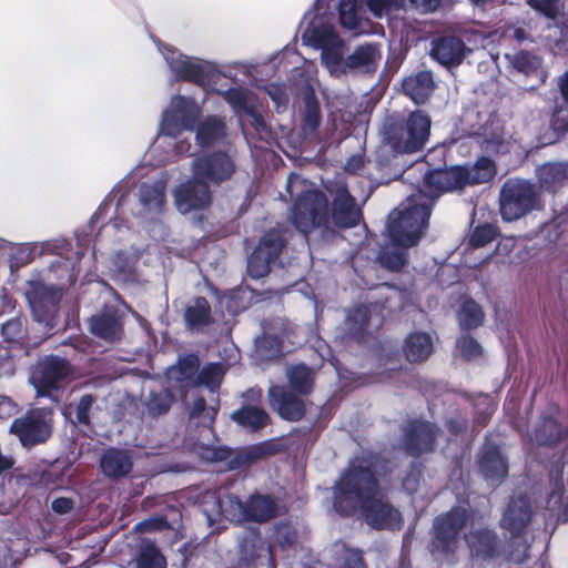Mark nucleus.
<instances>
[{"label":"nucleus","instance_id":"nucleus-1","mask_svg":"<svg viewBox=\"0 0 568 568\" xmlns=\"http://www.w3.org/2000/svg\"><path fill=\"white\" fill-rule=\"evenodd\" d=\"M334 507L345 515L359 511L366 524L376 529H398L403 524L400 513L385 500L364 460H353L336 483Z\"/></svg>","mask_w":568,"mask_h":568},{"label":"nucleus","instance_id":"nucleus-2","mask_svg":"<svg viewBox=\"0 0 568 568\" xmlns=\"http://www.w3.org/2000/svg\"><path fill=\"white\" fill-rule=\"evenodd\" d=\"M466 185H468L466 166H450L427 173L423 190L412 194L402 204L403 210L394 215L390 226L392 235L399 239L403 223L414 220L409 224L408 236L405 239L406 243H414L418 232L427 226L434 199L444 192L459 190Z\"/></svg>","mask_w":568,"mask_h":568},{"label":"nucleus","instance_id":"nucleus-3","mask_svg":"<svg viewBox=\"0 0 568 568\" xmlns=\"http://www.w3.org/2000/svg\"><path fill=\"white\" fill-rule=\"evenodd\" d=\"M202 507L210 526L221 523L222 518L230 521H265L277 513L274 500L263 495H254L243 505L235 496L210 491L204 495Z\"/></svg>","mask_w":568,"mask_h":568},{"label":"nucleus","instance_id":"nucleus-4","mask_svg":"<svg viewBox=\"0 0 568 568\" xmlns=\"http://www.w3.org/2000/svg\"><path fill=\"white\" fill-rule=\"evenodd\" d=\"M286 190L292 197H297L293 209V222L298 231L305 234L326 221L327 200L306 180L292 174L287 179Z\"/></svg>","mask_w":568,"mask_h":568},{"label":"nucleus","instance_id":"nucleus-5","mask_svg":"<svg viewBox=\"0 0 568 568\" xmlns=\"http://www.w3.org/2000/svg\"><path fill=\"white\" fill-rule=\"evenodd\" d=\"M200 113L201 108L193 99L182 95L173 97L168 108L163 111L160 125L162 136L156 140V144L153 146L152 151L155 152L162 144L173 146L171 139L178 136L185 130H192ZM174 146L178 154H184L190 151L191 144L182 141L174 143Z\"/></svg>","mask_w":568,"mask_h":568},{"label":"nucleus","instance_id":"nucleus-6","mask_svg":"<svg viewBox=\"0 0 568 568\" xmlns=\"http://www.w3.org/2000/svg\"><path fill=\"white\" fill-rule=\"evenodd\" d=\"M199 365V358L194 355L180 358L176 365L169 367L165 373L169 388L173 392L179 390L184 397L189 388L200 385H204L211 390L219 387L225 373L224 365L209 364L196 375Z\"/></svg>","mask_w":568,"mask_h":568},{"label":"nucleus","instance_id":"nucleus-7","mask_svg":"<svg viewBox=\"0 0 568 568\" xmlns=\"http://www.w3.org/2000/svg\"><path fill=\"white\" fill-rule=\"evenodd\" d=\"M303 41L322 50V62L331 75L341 77L347 71L344 60L345 44L331 26L311 27L303 33Z\"/></svg>","mask_w":568,"mask_h":568},{"label":"nucleus","instance_id":"nucleus-8","mask_svg":"<svg viewBox=\"0 0 568 568\" xmlns=\"http://www.w3.org/2000/svg\"><path fill=\"white\" fill-rule=\"evenodd\" d=\"M429 129L430 119L427 115L419 111L412 112L404 123L388 129L386 140L398 153H414L427 142Z\"/></svg>","mask_w":568,"mask_h":568},{"label":"nucleus","instance_id":"nucleus-9","mask_svg":"<svg viewBox=\"0 0 568 568\" xmlns=\"http://www.w3.org/2000/svg\"><path fill=\"white\" fill-rule=\"evenodd\" d=\"M537 206L534 186L523 180L507 181L500 193V214L505 221L520 219Z\"/></svg>","mask_w":568,"mask_h":568},{"label":"nucleus","instance_id":"nucleus-10","mask_svg":"<svg viewBox=\"0 0 568 568\" xmlns=\"http://www.w3.org/2000/svg\"><path fill=\"white\" fill-rule=\"evenodd\" d=\"M161 52L176 78L189 80L201 85L209 83V77L214 71L212 63L186 57L171 47H164Z\"/></svg>","mask_w":568,"mask_h":568},{"label":"nucleus","instance_id":"nucleus-11","mask_svg":"<svg viewBox=\"0 0 568 568\" xmlns=\"http://www.w3.org/2000/svg\"><path fill=\"white\" fill-rule=\"evenodd\" d=\"M26 297L34 321L45 327H52L61 292L41 283H30Z\"/></svg>","mask_w":568,"mask_h":568},{"label":"nucleus","instance_id":"nucleus-12","mask_svg":"<svg viewBox=\"0 0 568 568\" xmlns=\"http://www.w3.org/2000/svg\"><path fill=\"white\" fill-rule=\"evenodd\" d=\"M51 413L45 409L34 410L26 417L16 419L10 427L23 446H31L48 439L51 434Z\"/></svg>","mask_w":568,"mask_h":568},{"label":"nucleus","instance_id":"nucleus-13","mask_svg":"<svg viewBox=\"0 0 568 568\" xmlns=\"http://www.w3.org/2000/svg\"><path fill=\"white\" fill-rule=\"evenodd\" d=\"M402 210H403V206L400 205L399 207H397L389 214L388 224H387V233H388V237H389V244L383 248V251L381 252V254L378 256L379 263L384 267H386L390 271H397L405 265L407 258H406V253H405L404 248L414 246L418 242V240L424 231V229H422L418 232L414 243H412V244L406 243L405 239L408 236V232L410 229L409 224L414 222V220H408V222L403 223V226L400 227V235L398 236L400 239L394 237L390 232V226H392L393 220H394L393 217H395L394 215Z\"/></svg>","mask_w":568,"mask_h":568},{"label":"nucleus","instance_id":"nucleus-14","mask_svg":"<svg viewBox=\"0 0 568 568\" xmlns=\"http://www.w3.org/2000/svg\"><path fill=\"white\" fill-rule=\"evenodd\" d=\"M466 519V510L462 508H455L445 516L437 517L434 523L435 549L442 552L457 549L462 542L457 536Z\"/></svg>","mask_w":568,"mask_h":568},{"label":"nucleus","instance_id":"nucleus-15","mask_svg":"<svg viewBox=\"0 0 568 568\" xmlns=\"http://www.w3.org/2000/svg\"><path fill=\"white\" fill-rule=\"evenodd\" d=\"M69 372V365L64 359L58 357L45 358L33 367L30 382L39 396H50L51 392L59 387V383L68 376Z\"/></svg>","mask_w":568,"mask_h":568},{"label":"nucleus","instance_id":"nucleus-16","mask_svg":"<svg viewBox=\"0 0 568 568\" xmlns=\"http://www.w3.org/2000/svg\"><path fill=\"white\" fill-rule=\"evenodd\" d=\"M175 205L182 214L207 207L212 201L209 182L195 178L180 184L174 191Z\"/></svg>","mask_w":568,"mask_h":568},{"label":"nucleus","instance_id":"nucleus-17","mask_svg":"<svg viewBox=\"0 0 568 568\" xmlns=\"http://www.w3.org/2000/svg\"><path fill=\"white\" fill-rule=\"evenodd\" d=\"M191 168L195 178H202L212 184L229 180L235 171L234 162L224 152L196 158Z\"/></svg>","mask_w":568,"mask_h":568},{"label":"nucleus","instance_id":"nucleus-18","mask_svg":"<svg viewBox=\"0 0 568 568\" xmlns=\"http://www.w3.org/2000/svg\"><path fill=\"white\" fill-rule=\"evenodd\" d=\"M283 247V239L276 231L266 233L247 261V272L254 278L265 276L270 264L278 256Z\"/></svg>","mask_w":568,"mask_h":568},{"label":"nucleus","instance_id":"nucleus-19","mask_svg":"<svg viewBox=\"0 0 568 568\" xmlns=\"http://www.w3.org/2000/svg\"><path fill=\"white\" fill-rule=\"evenodd\" d=\"M221 94L237 114L247 115L251 119V124L257 130L265 126L252 93L242 88H231Z\"/></svg>","mask_w":568,"mask_h":568},{"label":"nucleus","instance_id":"nucleus-20","mask_svg":"<svg viewBox=\"0 0 568 568\" xmlns=\"http://www.w3.org/2000/svg\"><path fill=\"white\" fill-rule=\"evenodd\" d=\"M332 217L341 227H351L359 222L361 211L345 187H339L335 193Z\"/></svg>","mask_w":568,"mask_h":568},{"label":"nucleus","instance_id":"nucleus-21","mask_svg":"<svg viewBox=\"0 0 568 568\" xmlns=\"http://www.w3.org/2000/svg\"><path fill=\"white\" fill-rule=\"evenodd\" d=\"M271 406L278 415L288 420H298L304 414V404L301 399L288 394L283 387L273 386L268 390Z\"/></svg>","mask_w":568,"mask_h":568},{"label":"nucleus","instance_id":"nucleus-22","mask_svg":"<svg viewBox=\"0 0 568 568\" xmlns=\"http://www.w3.org/2000/svg\"><path fill=\"white\" fill-rule=\"evenodd\" d=\"M435 436V427L432 424L415 422L406 434L405 449L410 455L426 453L433 448Z\"/></svg>","mask_w":568,"mask_h":568},{"label":"nucleus","instance_id":"nucleus-23","mask_svg":"<svg viewBox=\"0 0 568 568\" xmlns=\"http://www.w3.org/2000/svg\"><path fill=\"white\" fill-rule=\"evenodd\" d=\"M530 517L529 503L526 497L511 499L501 517V526L513 534H518L526 526Z\"/></svg>","mask_w":568,"mask_h":568},{"label":"nucleus","instance_id":"nucleus-24","mask_svg":"<svg viewBox=\"0 0 568 568\" xmlns=\"http://www.w3.org/2000/svg\"><path fill=\"white\" fill-rule=\"evenodd\" d=\"M432 55L444 65L458 64L465 57V45L457 38H443L434 43Z\"/></svg>","mask_w":568,"mask_h":568},{"label":"nucleus","instance_id":"nucleus-25","mask_svg":"<svg viewBox=\"0 0 568 568\" xmlns=\"http://www.w3.org/2000/svg\"><path fill=\"white\" fill-rule=\"evenodd\" d=\"M434 89L433 75L429 71H422L407 77L403 82V90L416 104L424 103Z\"/></svg>","mask_w":568,"mask_h":568},{"label":"nucleus","instance_id":"nucleus-26","mask_svg":"<svg viewBox=\"0 0 568 568\" xmlns=\"http://www.w3.org/2000/svg\"><path fill=\"white\" fill-rule=\"evenodd\" d=\"M381 57L379 47L377 44L368 43L361 45L346 58L347 70L369 72L377 67Z\"/></svg>","mask_w":568,"mask_h":568},{"label":"nucleus","instance_id":"nucleus-27","mask_svg":"<svg viewBox=\"0 0 568 568\" xmlns=\"http://www.w3.org/2000/svg\"><path fill=\"white\" fill-rule=\"evenodd\" d=\"M100 466L105 476L121 477L131 470L132 462L126 452L109 449L101 456Z\"/></svg>","mask_w":568,"mask_h":568},{"label":"nucleus","instance_id":"nucleus-28","mask_svg":"<svg viewBox=\"0 0 568 568\" xmlns=\"http://www.w3.org/2000/svg\"><path fill=\"white\" fill-rule=\"evenodd\" d=\"M339 20L344 28L356 34L367 31L368 21L362 16L358 0H341Z\"/></svg>","mask_w":568,"mask_h":568},{"label":"nucleus","instance_id":"nucleus-29","mask_svg":"<svg viewBox=\"0 0 568 568\" xmlns=\"http://www.w3.org/2000/svg\"><path fill=\"white\" fill-rule=\"evenodd\" d=\"M165 200V183L156 181L153 184H144L140 190V203L145 215L161 212Z\"/></svg>","mask_w":568,"mask_h":568},{"label":"nucleus","instance_id":"nucleus-30","mask_svg":"<svg viewBox=\"0 0 568 568\" xmlns=\"http://www.w3.org/2000/svg\"><path fill=\"white\" fill-rule=\"evenodd\" d=\"M404 352L409 362L425 361L433 352V339L429 334L416 332L407 336Z\"/></svg>","mask_w":568,"mask_h":568},{"label":"nucleus","instance_id":"nucleus-31","mask_svg":"<svg viewBox=\"0 0 568 568\" xmlns=\"http://www.w3.org/2000/svg\"><path fill=\"white\" fill-rule=\"evenodd\" d=\"M537 172L541 187L548 191L554 192L558 186L568 181L567 163L545 164L541 165Z\"/></svg>","mask_w":568,"mask_h":568},{"label":"nucleus","instance_id":"nucleus-32","mask_svg":"<svg viewBox=\"0 0 568 568\" xmlns=\"http://www.w3.org/2000/svg\"><path fill=\"white\" fill-rule=\"evenodd\" d=\"M121 322L115 314H102L93 316L90 321V328L97 336L114 341L120 336Z\"/></svg>","mask_w":568,"mask_h":568},{"label":"nucleus","instance_id":"nucleus-33","mask_svg":"<svg viewBox=\"0 0 568 568\" xmlns=\"http://www.w3.org/2000/svg\"><path fill=\"white\" fill-rule=\"evenodd\" d=\"M471 555L490 557L495 552V536L490 530H483L466 537Z\"/></svg>","mask_w":568,"mask_h":568},{"label":"nucleus","instance_id":"nucleus-34","mask_svg":"<svg viewBox=\"0 0 568 568\" xmlns=\"http://www.w3.org/2000/svg\"><path fill=\"white\" fill-rule=\"evenodd\" d=\"M481 470L487 480L495 484L506 476L507 465L501 455L497 450H489L481 459Z\"/></svg>","mask_w":568,"mask_h":568},{"label":"nucleus","instance_id":"nucleus-35","mask_svg":"<svg viewBox=\"0 0 568 568\" xmlns=\"http://www.w3.org/2000/svg\"><path fill=\"white\" fill-rule=\"evenodd\" d=\"M232 418L237 424L253 430L264 427L268 422L267 414L263 409L253 406H246L234 412Z\"/></svg>","mask_w":568,"mask_h":568},{"label":"nucleus","instance_id":"nucleus-36","mask_svg":"<svg viewBox=\"0 0 568 568\" xmlns=\"http://www.w3.org/2000/svg\"><path fill=\"white\" fill-rule=\"evenodd\" d=\"M495 174V163L488 158H480L471 168H467V183L468 185L487 183L494 179Z\"/></svg>","mask_w":568,"mask_h":568},{"label":"nucleus","instance_id":"nucleus-37","mask_svg":"<svg viewBox=\"0 0 568 568\" xmlns=\"http://www.w3.org/2000/svg\"><path fill=\"white\" fill-rule=\"evenodd\" d=\"M224 135V124L216 118H209L199 128L197 143L202 146L211 145Z\"/></svg>","mask_w":568,"mask_h":568},{"label":"nucleus","instance_id":"nucleus-38","mask_svg":"<svg viewBox=\"0 0 568 568\" xmlns=\"http://www.w3.org/2000/svg\"><path fill=\"white\" fill-rule=\"evenodd\" d=\"M484 321L481 307L474 301H466L458 311V322L463 328L471 329L480 326Z\"/></svg>","mask_w":568,"mask_h":568},{"label":"nucleus","instance_id":"nucleus-39","mask_svg":"<svg viewBox=\"0 0 568 568\" xmlns=\"http://www.w3.org/2000/svg\"><path fill=\"white\" fill-rule=\"evenodd\" d=\"M287 378L291 387L301 393H310L313 386V373L304 365H297L287 371Z\"/></svg>","mask_w":568,"mask_h":568},{"label":"nucleus","instance_id":"nucleus-40","mask_svg":"<svg viewBox=\"0 0 568 568\" xmlns=\"http://www.w3.org/2000/svg\"><path fill=\"white\" fill-rule=\"evenodd\" d=\"M210 316V306L205 298L199 297L194 300L185 311V321L192 328L206 324Z\"/></svg>","mask_w":568,"mask_h":568},{"label":"nucleus","instance_id":"nucleus-41","mask_svg":"<svg viewBox=\"0 0 568 568\" xmlns=\"http://www.w3.org/2000/svg\"><path fill=\"white\" fill-rule=\"evenodd\" d=\"M164 557L152 544H145L138 557V568H165Z\"/></svg>","mask_w":568,"mask_h":568},{"label":"nucleus","instance_id":"nucleus-42","mask_svg":"<svg viewBox=\"0 0 568 568\" xmlns=\"http://www.w3.org/2000/svg\"><path fill=\"white\" fill-rule=\"evenodd\" d=\"M304 130L313 132L320 124V110L317 101L313 92H308L305 97V109L303 114Z\"/></svg>","mask_w":568,"mask_h":568},{"label":"nucleus","instance_id":"nucleus-43","mask_svg":"<svg viewBox=\"0 0 568 568\" xmlns=\"http://www.w3.org/2000/svg\"><path fill=\"white\" fill-rule=\"evenodd\" d=\"M173 390L164 389L160 393H152L148 399L146 406L151 414L159 415L169 410L173 400Z\"/></svg>","mask_w":568,"mask_h":568},{"label":"nucleus","instance_id":"nucleus-44","mask_svg":"<svg viewBox=\"0 0 568 568\" xmlns=\"http://www.w3.org/2000/svg\"><path fill=\"white\" fill-rule=\"evenodd\" d=\"M506 57L517 70L527 74L536 71L540 67L539 58L528 52H516L511 55L507 54Z\"/></svg>","mask_w":568,"mask_h":568},{"label":"nucleus","instance_id":"nucleus-45","mask_svg":"<svg viewBox=\"0 0 568 568\" xmlns=\"http://www.w3.org/2000/svg\"><path fill=\"white\" fill-rule=\"evenodd\" d=\"M215 414L216 410L213 407L206 408L203 398L195 399L190 410L191 418L194 419L199 417L200 424L204 427L205 432H211V425L215 418Z\"/></svg>","mask_w":568,"mask_h":568},{"label":"nucleus","instance_id":"nucleus-46","mask_svg":"<svg viewBox=\"0 0 568 568\" xmlns=\"http://www.w3.org/2000/svg\"><path fill=\"white\" fill-rule=\"evenodd\" d=\"M456 348L466 359H476L483 353V348L479 343L473 337L466 335L457 339Z\"/></svg>","mask_w":568,"mask_h":568},{"label":"nucleus","instance_id":"nucleus-47","mask_svg":"<svg viewBox=\"0 0 568 568\" xmlns=\"http://www.w3.org/2000/svg\"><path fill=\"white\" fill-rule=\"evenodd\" d=\"M193 449L200 458L206 462L223 460L229 456V452L226 449L215 446L195 444Z\"/></svg>","mask_w":568,"mask_h":568},{"label":"nucleus","instance_id":"nucleus-48","mask_svg":"<svg viewBox=\"0 0 568 568\" xmlns=\"http://www.w3.org/2000/svg\"><path fill=\"white\" fill-rule=\"evenodd\" d=\"M402 0H367L368 9L377 18L388 16L393 10L399 9Z\"/></svg>","mask_w":568,"mask_h":568},{"label":"nucleus","instance_id":"nucleus-49","mask_svg":"<svg viewBox=\"0 0 568 568\" xmlns=\"http://www.w3.org/2000/svg\"><path fill=\"white\" fill-rule=\"evenodd\" d=\"M496 229L493 225H480L474 230L469 242L475 247L484 246L491 242L496 237Z\"/></svg>","mask_w":568,"mask_h":568},{"label":"nucleus","instance_id":"nucleus-50","mask_svg":"<svg viewBox=\"0 0 568 568\" xmlns=\"http://www.w3.org/2000/svg\"><path fill=\"white\" fill-rule=\"evenodd\" d=\"M2 336L8 342H20L24 336L23 323L20 318H12L1 328Z\"/></svg>","mask_w":568,"mask_h":568},{"label":"nucleus","instance_id":"nucleus-51","mask_svg":"<svg viewBox=\"0 0 568 568\" xmlns=\"http://www.w3.org/2000/svg\"><path fill=\"white\" fill-rule=\"evenodd\" d=\"M514 143L504 136H494L486 140V150L496 153H507L513 150Z\"/></svg>","mask_w":568,"mask_h":568},{"label":"nucleus","instance_id":"nucleus-52","mask_svg":"<svg viewBox=\"0 0 568 568\" xmlns=\"http://www.w3.org/2000/svg\"><path fill=\"white\" fill-rule=\"evenodd\" d=\"M275 539L281 546L292 545L296 539V531L290 525H280L275 530Z\"/></svg>","mask_w":568,"mask_h":568},{"label":"nucleus","instance_id":"nucleus-53","mask_svg":"<svg viewBox=\"0 0 568 568\" xmlns=\"http://www.w3.org/2000/svg\"><path fill=\"white\" fill-rule=\"evenodd\" d=\"M136 260H138L136 255H130V256L123 257V253H119L114 257L113 264H114L115 270L120 274H129L132 272Z\"/></svg>","mask_w":568,"mask_h":568},{"label":"nucleus","instance_id":"nucleus-54","mask_svg":"<svg viewBox=\"0 0 568 568\" xmlns=\"http://www.w3.org/2000/svg\"><path fill=\"white\" fill-rule=\"evenodd\" d=\"M93 404V398L90 395L82 396L77 406V418L80 423H89V410Z\"/></svg>","mask_w":568,"mask_h":568},{"label":"nucleus","instance_id":"nucleus-55","mask_svg":"<svg viewBox=\"0 0 568 568\" xmlns=\"http://www.w3.org/2000/svg\"><path fill=\"white\" fill-rule=\"evenodd\" d=\"M526 1L531 8L542 12L544 14H546L548 17L554 16L556 12V9H557L556 8L557 0H526Z\"/></svg>","mask_w":568,"mask_h":568},{"label":"nucleus","instance_id":"nucleus-56","mask_svg":"<svg viewBox=\"0 0 568 568\" xmlns=\"http://www.w3.org/2000/svg\"><path fill=\"white\" fill-rule=\"evenodd\" d=\"M368 308L366 306L359 307L347 316L349 322L359 324L361 327L368 325L372 322V317L367 316Z\"/></svg>","mask_w":568,"mask_h":568},{"label":"nucleus","instance_id":"nucleus-57","mask_svg":"<svg viewBox=\"0 0 568 568\" xmlns=\"http://www.w3.org/2000/svg\"><path fill=\"white\" fill-rule=\"evenodd\" d=\"M74 506V503L70 498L60 497L52 501V509L54 513L63 515L69 513Z\"/></svg>","mask_w":568,"mask_h":568},{"label":"nucleus","instance_id":"nucleus-58","mask_svg":"<svg viewBox=\"0 0 568 568\" xmlns=\"http://www.w3.org/2000/svg\"><path fill=\"white\" fill-rule=\"evenodd\" d=\"M345 568H364L361 555L356 550L345 549Z\"/></svg>","mask_w":568,"mask_h":568},{"label":"nucleus","instance_id":"nucleus-59","mask_svg":"<svg viewBox=\"0 0 568 568\" xmlns=\"http://www.w3.org/2000/svg\"><path fill=\"white\" fill-rule=\"evenodd\" d=\"M268 95L274 101L276 106H281L286 102V95L284 91L278 87H272L267 90Z\"/></svg>","mask_w":568,"mask_h":568},{"label":"nucleus","instance_id":"nucleus-60","mask_svg":"<svg viewBox=\"0 0 568 568\" xmlns=\"http://www.w3.org/2000/svg\"><path fill=\"white\" fill-rule=\"evenodd\" d=\"M14 413L13 403L6 396H0V418L9 417Z\"/></svg>","mask_w":568,"mask_h":568},{"label":"nucleus","instance_id":"nucleus-61","mask_svg":"<svg viewBox=\"0 0 568 568\" xmlns=\"http://www.w3.org/2000/svg\"><path fill=\"white\" fill-rule=\"evenodd\" d=\"M363 163H364V160L361 155H353L347 160V162L345 164V170L347 172L355 173L361 169Z\"/></svg>","mask_w":568,"mask_h":568},{"label":"nucleus","instance_id":"nucleus-62","mask_svg":"<svg viewBox=\"0 0 568 568\" xmlns=\"http://www.w3.org/2000/svg\"><path fill=\"white\" fill-rule=\"evenodd\" d=\"M413 2L425 12H429L436 10L440 0H413Z\"/></svg>","mask_w":568,"mask_h":568},{"label":"nucleus","instance_id":"nucleus-63","mask_svg":"<svg viewBox=\"0 0 568 568\" xmlns=\"http://www.w3.org/2000/svg\"><path fill=\"white\" fill-rule=\"evenodd\" d=\"M164 526H165V521L162 519H152V520L140 524V527L143 530L161 529Z\"/></svg>","mask_w":568,"mask_h":568},{"label":"nucleus","instance_id":"nucleus-64","mask_svg":"<svg viewBox=\"0 0 568 568\" xmlns=\"http://www.w3.org/2000/svg\"><path fill=\"white\" fill-rule=\"evenodd\" d=\"M561 93L565 100L568 102V72L565 73L561 83H560Z\"/></svg>","mask_w":568,"mask_h":568}]
</instances>
